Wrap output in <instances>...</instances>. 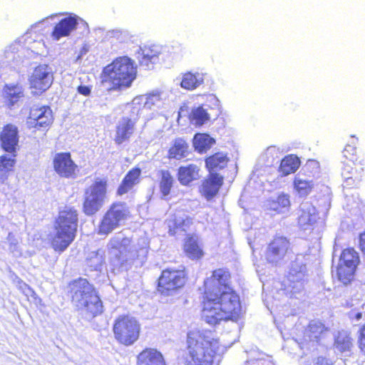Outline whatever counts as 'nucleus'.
Segmentation results:
<instances>
[{"mask_svg":"<svg viewBox=\"0 0 365 365\" xmlns=\"http://www.w3.org/2000/svg\"><path fill=\"white\" fill-rule=\"evenodd\" d=\"M187 349L186 365H212L218 346L199 333H189Z\"/></svg>","mask_w":365,"mask_h":365,"instance_id":"5","label":"nucleus"},{"mask_svg":"<svg viewBox=\"0 0 365 365\" xmlns=\"http://www.w3.org/2000/svg\"><path fill=\"white\" fill-rule=\"evenodd\" d=\"M53 122L52 110L48 106H34L29 113L27 123L29 127H46Z\"/></svg>","mask_w":365,"mask_h":365,"instance_id":"17","label":"nucleus"},{"mask_svg":"<svg viewBox=\"0 0 365 365\" xmlns=\"http://www.w3.org/2000/svg\"><path fill=\"white\" fill-rule=\"evenodd\" d=\"M107 182L100 180L96 181L85 191L83 212L86 215H93L99 211L106 200Z\"/></svg>","mask_w":365,"mask_h":365,"instance_id":"8","label":"nucleus"},{"mask_svg":"<svg viewBox=\"0 0 365 365\" xmlns=\"http://www.w3.org/2000/svg\"><path fill=\"white\" fill-rule=\"evenodd\" d=\"M299 166L300 160L298 157L294 155H287L281 160L278 172L282 177H285L295 173Z\"/></svg>","mask_w":365,"mask_h":365,"instance_id":"31","label":"nucleus"},{"mask_svg":"<svg viewBox=\"0 0 365 365\" xmlns=\"http://www.w3.org/2000/svg\"><path fill=\"white\" fill-rule=\"evenodd\" d=\"M21 62V58L19 54L14 51V48H10L6 50L4 53V60L3 63L6 66H10L11 68L16 69V67Z\"/></svg>","mask_w":365,"mask_h":365,"instance_id":"42","label":"nucleus"},{"mask_svg":"<svg viewBox=\"0 0 365 365\" xmlns=\"http://www.w3.org/2000/svg\"><path fill=\"white\" fill-rule=\"evenodd\" d=\"M163 96L164 93L163 92L153 91L143 96L144 98L143 102V108L150 110L160 108L163 104Z\"/></svg>","mask_w":365,"mask_h":365,"instance_id":"36","label":"nucleus"},{"mask_svg":"<svg viewBox=\"0 0 365 365\" xmlns=\"http://www.w3.org/2000/svg\"><path fill=\"white\" fill-rule=\"evenodd\" d=\"M292 185L294 192L300 198H306L314 188L313 180L305 179L299 173L294 177Z\"/></svg>","mask_w":365,"mask_h":365,"instance_id":"25","label":"nucleus"},{"mask_svg":"<svg viewBox=\"0 0 365 365\" xmlns=\"http://www.w3.org/2000/svg\"><path fill=\"white\" fill-rule=\"evenodd\" d=\"M178 180L182 184V166H180L178 168Z\"/></svg>","mask_w":365,"mask_h":365,"instance_id":"50","label":"nucleus"},{"mask_svg":"<svg viewBox=\"0 0 365 365\" xmlns=\"http://www.w3.org/2000/svg\"><path fill=\"white\" fill-rule=\"evenodd\" d=\"M334 346L340 353L350 352L354 347V339L349 331L340 330L334 338Z\"/></svg>","mask_w":365,"mask_h":365,"instance_id":"28","label":"nucleus"},{"mask_svg":"<svg viewBox=\"0 0 365 365\" xmlns=\"http://www.w3.org/2000/svg\"><path fill=\"white\" fill-rule=\"evenodd\" d=\"M53 78L52 68L46 64L39 65L30 77L31 87L41 93L50 88Z\"/></svg>","mask_w":365,"mask_h":365,"instance_id":"12","label":"nucleus"},{"mask_svg":"<svg viewBox=\"0 0 365 365\" xmlns=\"http://www.w3.org/2000/svg\"><path fill=\"white\" fill-rule=\"evenodd\" d=\"M316 365H333V364L324 356H319L316 361Z\"/></svg>","mask_w":365,"mask_h":365,"instance_id":"49","label":"nucleus"},{"mask_svg":"<svg viewBox=\"0 0 365 365\" xmlns=\"http://www.w3.org/2000/svg\"><path fill=\"white\" fill-rule=\"evenodd\" d=\"M53 168L57 174L66 178H75L76 172L78 171L77 165L68 153L56 154L53 159Z\"/></svg>","mask_w":365,"mask_h":365,"instance_id":"14","label":"nucleus"},{"mask_svg":"<svg viewBox=\"0 0 365 365\" xmlns=\"http://www.w3.org/2000/svg\"><path fill=\"white\" fill-rule=\"evenodd\" d=\"M169 158L180 160L182 158V140H175L174 145L169 150Z\"/></svg>","mask_w":365,"mask_h":365,"instance_id":"44","label":"nucleus"},{"mask_svg":"<svg viewBox=\"0 0 365 365\" xmlns=\"http://www.w3.org/2000/svg\"><path fill=\"white\" fill-rule=\"evenodd\" d=\"M135 120L130 119L128 117L121 118L117 125L115 129V135L114 140L115 143L120 145L125 141L129 140L135 130Z\"/></svg>","mask_w":365,"mask_h":365,"instance_id":"21","label":"nucleus"},{"mask_svg":"<svg viewBox=\"0 0 365 365\" xmlns=\"http://www.w3.org/2000/svg\"><path fill=\"white\" fill-rule=\"evenodd\" d=\"M178 82L177 84H178L181 88H182V79H177Z\"/></svg>","mask_w":365,"mask_h":365,"instance_id":"54","label":"nucleus"},{"mask_svg":"<svg viewBox=\"0 0 365 365\" xmlns=\"http://www.w3.org/2000/svg\"><path fill=\"white\" fill-rule=\"evenodd\" d=\"M290 200L288 195L282 193L279 195L275 200H272L269 202V210L276 213H281L285 209L290 207Z\"/></svg>","mask_w":365,"mask_h":365,"instance_id":"38","label":"nucleus"},{"mask_svg":"<svg viewBox=\"0 0 365 365\" xmlns=\"http://www.w3.org/2000/svg\"><path fill=\"white\" fill-rule=\"evenodd\" d=\"M56 15H57V14H56ZM54 16H55V15H51L50 16H48V17H46V19H43L41 21L38 22V23H37V24H36L34 26V27H36V26H37V25L40 24L41 22H43L45 20L48 19H53Z\"/></svg>","mask_w":365,"mask_h":365,"instance_id":"51","label":"nucleus"},{"mask_svg":"<svg viewBox=\"0 0 365 365\" xmlns=\"http://www.w3.org/2000/svg\"><path fill=\"white\" fill-rule=\"evenodd\" d=\"M159 173L161 177L160 181V190L163 197H165L170 194L174 180L168 170H161Z\"/></svg>","mask_w":365,"mask_h":365,"instance_id":"39","label":"nucleus"},{"mask_svg":"<svg viewBox=\"0 0 365 365\" xmlns=\"http://www.w3.org/2000/svg\"><path fill=\"white\" fill-rule=\"evenodd\" d=\"M16 154L3 155L0 156V182H4L8 178L9 173L12 170L16 163Z\"/></svg>","mask_w":365,"mask_h":365,"instance_id":"37","label":"nucleus"},{"mask_svg":"<svg viewBox=\"0 0 365 365\" xmlns=\"http://www.w3.org/2000/svg\"><path fill=\"white\" fill-rule=\"evenodd\" d=\"M182 287V271L163 270L158 279V291L164 295H172Z\"/></svg>","mask_w":365,"mask_h":365,"instance_id":"11","label":"nucleus"},{"mask_svg":"<svg viewBox=\"0 0 365 365\" xmlns=\"http://www.w3.org/2000/svg\"><path fill=\"white\" fill-rule=\"evenodd\" d=\"M228 269L218 268L204 282L202 314L210 325L221 322H237L242 316L239 294L230 284Z\"/></svg>","mask_w":365,"mask_h":365,"instance_id":"1","label":"nucleus"},{"mask_svg":"<svg viewBox=\"0 0 365 365\" xmlns=\"http://www.w3.org/2000/svg\"><path fill=\"white\" fill-rule=\"evenodd\" d=\"M79 22L88 27L87 23L82 19L76 14H69L55 26L51 34L53 38L58 41L62 37L68 36L76 29Z\"/></svg>","mask_w":365,"mask_h":365,"instance_id":"15","label":"nucleus"},{"mask_svg":"<svg viewBox=\"0 0 365 365\" xmlns=\"http://www.w3.org/2000/svg\"><path fill=\"white\" fill-rule=\"evenodd\" d=\"M184 251L191 259H200L204 255L203 250L196 235H187L184 243Z\"/></svg>","mask_w":365,"mask_h":365,"instance_id":"27","label":"nucleus"},{"mask_svg":"<svg viewBox=\"0 0 365 365\" xmlns=\"http://www.w3.org/2000/svg\"><path fill=\"white\" fill-rule=\"evenodd\" d=\"M134 62L127 56L117 58L103 69V86L108 91L123 90L131 86L136 77Z\"/></svg>","mask_w":365,"mask_h":365,"instance_id":"4","label":"nucleus"},{"mask_svg":"<svg viewBox=\"0 0 365 365\" xmlns=\"http://www.w3.org/2000/svg\"><path fill=\"white\" fill-rule=\"evenodd\" d=\"M131 240L124 233H116L107 245L108 259L115 268H121L134 259L143 262L148 252L145 239H141L137 245H130Z\"/></svg>","mask_w":365,"mask_h":365,"instance_id":"2","label":"nucleus"},{"mask_svg":"<svg viewBox=\"0 0 365 365\" xmlns=\"http://www.w3.org/2000/svg\"><path fill=\"white\" fill-rule=\"evenodd\" d=\"M71 302L88 320L103 312V303L93 284L78 278L71 284Z\"/></svg>","mask_w":365,"mask_h":365,"instance_id":"3","label":"nucleus"},{"mask_svg":"<svg viewBox=\"0 0 365 365\" xmlns=\"http://www.w3.org/2000/svg\"><path fill=\"white\" fill-rule=\"evenodd\" d=\"M201 163L198 161L187 164L184 166V185L192 186L200 180Z\"/></svg>","mask_w":365,"mask_h":365,"instance_id":"29","label":"nucleus"},{"mask_svg":"<svg viewBox=\"0 0 365 365\" xmlns=\"http://www.w3.org/2000/svg\"><path fill=\"white\" fill-rule=\"evenodd\" d=\"M113 330L115 339L121 344L130 346L139 338L140 325L131 316H119L114 322Z\"/></svg>","mask_w":365,"mask_h":365,"instance_id":"7","label":"nucleus"},{"mask_svg":"<svg viewBox=\"0 0 365 365\" xmlns=\"http://www.w3.org/2000/svg\"><path fill=\"white\" fill-rule=\"evenodd\" d=\"M215 143V140L207 133H196L192 144L195 150L200 153H207Z\"/></svg>","mask_w":365,"mask_h":365,"instance_id":"33","label":"nucleus"},{"mask_svg":"<svg viewBox=\"0 0 365 365\" xmlns=\"http://www.w3.org/2000/svg\"><path fill=\"white\" fill-rule=\"evenodd\" d=\"M225 178L218 173H208L202 180L200 187V193L207 200H210L217 195L224 184Z\"/></svg>","mask_w":365,"mask_h":365,"instance_id":"16","label":"nucleus"},{"mask_svg":"<svg viewBox=\"0 0 365 365\" xmlns=\"http://www.w3.org/2000/svg\"><path fill=\"white\" fill-rule=\"evenodd\" d=\"M319 218L317 208L309 205L301 208L297 223L302 229L307 230L312 227L317 222Z\"/></svg>","mask_w":365,"mask_h":365,"instance_id":"23","label":"nucleus"},{"mask_svg":"<svg viewBox=\"0 0 365 365\" xmlns=\"http://www.w3.org/2000/svg\"><path fill=\"white\" fill-rule=\"evenodd\" d=\"M357 345L360 352L365 356V323L357 331Z\"/></svg>","mask_w":365,"mask_h":365,"instance_id":"45","label":"nucleus"},{"mask_svg":"<svg viewBox=\"0 0 365 365\" xmlns=\"http://www.w3.org/2000/svg\"><path fill=\"white\" fill-rule=\"evenodd\" d=\"M209 118L208 113L202 106L193 109L189 115L190 122L197 126H201L205 123Z\"/></svg>","mask_w":365,"mask_h":365,"instance_id":"40","label":"nucleus"},{"mask_svg":"<svg viewBox=\"0 0 365 365\" xmlns=\"http://www.w3.org/2000/svg\"><path fill=\"white\" fill-rule=\"evenodd\" d=\"M5 103L9 108L15 106L23 98V90L19 85H6L4 89Z\"/></svg>","mask_w":365,"mask_h":365,"instance_id":"32","label":"nucleus"},{"mask_svg":"<svg viewBox=\"0 0 365 365\" xmlns=\"http://www.w3.org/2000/svg\"><path fill=\"white\" fill-rule=\"evenodd\" d=\"M105 264L106 251L103 249L89 252L85 259L86 271L101 272Z\"/></svg>","mask_w":365,"mask_h":365,"instance_id":"24","label":"nucleus"},{"mask_svg":"<svg viewBox=\"0 0 365 365\" xmlns=\"http://www.w3.org/2000/svg\"><path fill=\"white\" fill-rule=\"evenodd\" d=\"M144 98L143 96L135 97L130 104L128 105V108L130 109V116L128 118L134 119L135 124L136 123L138 115L141 108V104L143 103Z\"/></svg>","mask_w":365,"mask_h":365,"instance_id":"43","label":"nucleus"},{"mask_svg":"<svg viewBox=\"0 0 365 365\" xmlns=\"http://www.w3.org/2000/svg\"><path fill=\"white\" fill-rule=\"evenodd\" d=\"M91 89H92L91 86L80 85L77 87L78 93L84 96H90V94L91 93Z\"/></svg>","mask_w":365,"mask_h":365,"instance_id":"47","label":"nucleus"},{"mask_svg":"<svg viewBox=\"0 0 365 365\" xmlns=\"http://www.w3.org/2000/svg\"><path fill=\"white\" fill-rule=\"evenodd\" d=\"M230 158L227 153L216 152L205 158V166L208 173H217L227 166Z\"/></svg>","mask_w":365,"mask_h":365,"instance_id":"22","label":"nucleus"},{"mask_svg":"<svg viewBox=\"0 0 365 365\" xmlns=\"http://www.w3.org/2000/svg\"><path fill=\"white\" fill-rule=\"evenodd\" d=\"M78 225L77 211L66 207L61 211L56 220V233L52 238L51 245L55 251L63 252L74 240Z\"/></svg>","mask_w":365,"mask_h":365,"instance_id":"6","label":"nucleus"},{"mask_svg":"<svg viewBox=\"0 0 365 365\" xmlns=\"http://www.w3.org/2000/svg\"><path fill=\"white\" fill-rule=\"evenodd\" d=\"M329 331V327H327L324 322L319 319H314L307 325L304 336L308 338L309 341L320 344Z\"/></svg>","mask_w":365,"mask_h":365,"instance_id":"19","label":"nucleus"},{"mask_svg":"<svg viewBox=\"0 0 365 365\" xmlns=\"http://www.w3.org/2000/svg\"><path fill=\"white\" fill-rule=\"evenodd\" d=\"M164 50L162 46L155 44L140 47L138 52L140 66L145 70H152L154 65L159 62Z\"/></svg>","mask_w":365,"mask_h":365,"instance_id":"13","label":"nucleus"},{"mask_svg":"<svg viewBox=\"0 0 365 365\" xmlns=\"http://www.w3.org/2000/svg\"><path fill=\"white\" fill-rule=\"evenodd\" d=\"M182 111V106L180 107L179 108V111H178V121L179 122V120H180V118L181 116V113Z\"/></svg>","mask_w":365,"mask_h":365,"instance_id":"53","label":"nucleus"},{"mask_svg":"<svg viewBox=\"0 0 365 365\" xmlns=\"http://www.w3.org/2000/svg\"><path fill=\"white\" fill-rule=\"evenodd\" d=\"M343 155L345 158L350 161H354L356 158V148L351 145H346L343 150Z\"/></svg>","mask_w":365,"mask_h":365,"instance_id":"46","label":"nucleus"},{"mask_svg":"<svg viewBox=\"0 0 365 365\" xmlns=\"http://www.w3.org/2000/svg\"><path fill=\"white\" fill-rule=\"evenodd\" d=\"M141 174V170L138 168H135L130 170L123 178L121 184L119 185L117 193L119 195H123L130 190L133 186L139 182V177Z\"/></svg>","mask_w":365,"mask_h":365,"instance_id":"30","label":"nucleus"},{"mask_svg":"<svg viewBox=\"0 0 365 365\" xmlns=\"http://www.w3.org/2000/svg\"><path fill=\"white\" fill-rule=\"evenodd\" d=\"M137 365H165L162 354L155 349H145L138 356Z\"/></svg>","mask_w":365,"mask_h":365,"instance_id":"26","label":"nucleus"},{"mask_svg":"<svg viewBox=\"0 0 365 365\" xmlns=\"http://www.w3.org/2000/svg\"><path fill=\"white\" fill-rule=\"evenodd\" d=\"M203 83V78L199 73L187 72L184 74V88L193 90Z\"/></svg>","mask_w":365,"mask_h":365,"instance_id":"41","label":"nucleus"},{"mask_svg":"<svg viewBox=\"0 0 365 365\" xmlns=\"http://www.w3.org/2000/svg\"><path fill=\"white\" fill-rule=\"evenodd\" d=\"M360 259L359 253L354 247L344 249L339 256V263L346 266H352L357 267L359 264Z\"/></svg>","mask_w":365,"mask_h":365,"instance_id":"35","label":"nucleus"},{"mask_svg":"<svg viewBox=\"0 0 365 365\" xmlns=\"http://www.w3.org/2000/svg\"><path fill=\"white\" fill-rule=\"evenodd\" d=\"M292 252L289 240L284 236L276 235L267 245L265 257L269 263H277Z\"/></svg>","mask_w":365,"mask_h":365,"instance_id":"10","label":"nucleus"},{"mask_svg":"<svg viewBox=\"0 0 365 365\" xmlns=\"http://www.w3.org/2000/svg\"><path fill=\"white\" fill-rule=\"evenodd\" d=\"M128 215L125 204L114 203L104 215L98 226V234L108 235L118 227Z\"/></svg>","mask_w":365,"mask_h":365,"instance_id":"9","label":"nucleus"},{"mask_svg":"<svg viewBox=\"0 0 365 365\" xmlns=\"http://www.w3.org/2000/svg\"><path fill=\"white\" fill-rule=\"evenodd\" d=\"M24 286L26 287V289H28L29 292H32L31 289L29 287H27L26 284H24Z\"/></svg>","mask_w":365,"mask_h":365,"instance_id":"55","label":"nucleus"},{"mask_svg":"<svg viewBox=\"0 0 365 365\" xmlns=\"http://www.w3.org/2000/svg\"><path fill=\"white\" fill-rule=\"evenodd\" d=\"M362 317V314L361 312H358L355 315V318L357 320H359Z\"/></svg>","mask_w":365,"mask_h":365,"instance_id":"52","label":"nucleus"},{"mask_svg":"<svg viewBox=\"0 0 365 365\" xmlns=\"http://www.w3.org/2000/svg\"><path fill=\"white\" fill-rule=\"evenodd\" d=\"M357 267L346 266L339 263L336 267V277L338 280L344 285L351 284L354 279Z\"/></svg>","mask_w":365,"mask_h":365,"instance_id":"34","label":"nucleus"},{"mask_svg":"<svg viewBox=\"0 0 365 365\" xmlns=\"http://www.w3.org/2000/svg\"><path fill=\"white\" fill-rule=\"evenodd\" d=\"M359 248L365 256V230L359 235Z\"/></svg>","mask_w":365,"mask_h":365,"instance_id":"48","label":"nucleus"},{"mask_svg":"<svg viewBox=\"0 0 365 365\" xmlns=\"http://www.w3.org/2000/svg\"><path fill=\"white\" fill-rule=\"evenodd\" d=\"M0 142L2 149L14 155L16 152L19 143V130L16 126L6 125L0 134Z\"/></svg>","mask_w":365,"mask_h":365,"instance_id":"18","label":"nucleus"},{"mask_svg":"<svg viewBox=\"0 0 365 365\" xmlns=\"http://www.w3.org/2000/svg\"><path fill=\"white\" fill-rule=\"evenodd\" d=\"M306 272L301 269H292L287 275V285H284V290L290 295L299 293L304 288L306 281Z\"/></svg>","mask_w":365,"mask_h":365,"instance_id":"20","label":"nucleus"}]
</instances>
